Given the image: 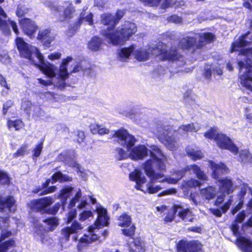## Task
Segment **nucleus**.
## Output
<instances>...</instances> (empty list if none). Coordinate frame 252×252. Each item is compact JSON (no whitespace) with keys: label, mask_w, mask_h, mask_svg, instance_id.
Segmentation results:
<instances>
[{"label":"nucleus","mask_w":252,"mask_h":252,"mask_svg":"<svg viewBox=\"0 0 252 252\" xmlns=\"http://www.w3.org/2000/svg\"><path fill=\"white\" fill-rule=\"evenodd\" d=\"M66 7L63 10V17L65 19H70L73 17L75 9L70 1L65 2Z\"/></svg>","instance_id":"obj_31"},{"label":"nucleus","mask_w":252,"mask_h":252,"mask_svg":"<svg viewBox=\"0 0 252 252\" xmlns=\"http://www.w3.org/2000/svg\"><path fill=\"white\" fill-rule=\"evenodd\" d=\"M19 22L24 33L30 37L33 35L38 29L35 22L30 19H22Z\"/></svg>","instance_id":"obj_16"},{"label":"nucleus","mask_w":252,"mask_h":252,"mask_svg":"<svg viewBox=\"0 0 252 252\" xmlns=\"http://www.w3.org/2000/svg\"><path fill=\"white\" fill-rule=\"evenodd\" d=\"M212 69V66L209 64H206L204 67L203 74L205 77L207 79H210L211 78Z\"/></svg>","instance_id":"obj_55"},{"label":"nucleus","mask_w":252,"mask_h":252,"mask_svg":"<svg viewBox=\"0 0 252 252\" xmlns=\"http://www.w3.org/2000/svg\"><path fill=\"white\" fill-rule=\"evenodd\" d=\"M137 27L134 23L126 22L120 30L109 29L103 32L105 40L114 45H122L135 34Z\"/></svg>","instance_id":"obj_5"},{"label":"nucleus","mask_w":252,"mask_h":252,"mask_svg":"<svg viewBox=\"0 0 252 252\" xmlns=\"http://www.w3.org/2000/svg\"><path fill=\"white\" fill-rule=\"evenodd\" d=\"M73 193H75V195L70 202L69 206L70 207H74L76 204L79 202L82 196V192L80 189H74Z\"/></svg>","instance_id":"obj_39"},{"label":"nucleus","mask_w":252,"mask_h":252,"mask_svg":"<svg viewBox=\"0 0 252 252\" xmlns=\"http://www.w3.org/2000/svg\"><path fill=\"white\" fill-rule=\"evenodd\" d=\"M236 245L244 252H252V241L250 239L244 237L238 238Z\"/></svg>","instance_id":"obj_23"},{"label":"nucleus","mask_w":252,"mask_h":252,"mask_svg":"<svg viewBox=\"0 0 252 252\" xmlns=\"http://www.w3.org/2000/svg\"><path fill=\"white\" fill-rule=\"evenodd\" d=\"M176 248L178 252H188L189 250V243L187 241H180L177 244Z\"/></svg>","instance_id":"obj_42"},{"label":"nucleus","mask_w":252,"mask_h":252,"mask_svg":"<svg viewBox=\"0 0 252 252\" xmlns=\"http://www.w3.org/2000/svg\"><path fill=\"white\" fill-rule=\"evenodd\" d=\"M8 220L7 218H0V228L1 229V232L0 237V243L5 238L12 235V232L8 230Z\"/></svg>","instance_id":"obj_20"},{"label":"nucleus","mask_w":252,"mask_h":252,"mask_svg":"<svg viewBox=\"0 0 252 252\" xmlns=\"http://www.w3.org/2000/svg\"><path fill=\"white\" fill-rule=\"evenodd\" d=\"M203 157L202 153L198 150L191 149L190 150V158L193 160L201 159Z\"/></svg>","instance_id":"obj_46"},{"label":"nucleus","mask_w":252,"mask_h":252,"mask_svg":"<svg viewBox=\"0 0 252 252\" xmlns=\"http://www.w3.org/2000/svg\"><path fill=\"white\" fill-rule=\"evenodd\" d=\"M83 228L82 225L77 221H74L70 227H66L62 230V235L66 240H69L70 235L77 233Z\"/></svg>","instance_id":"obj_19"},{"label":"nucleus","mask_w":252,"mask_h":252,"mask_svg":"<svg viewBox=\"0 0 252 252\" xmlns=\"http://www.w3.org/2000/svg\"><path fill=\"white\" fill-rule=\"evenodd\" d=\"M218 133H219L218 132L217 129L216 128H211L209 130L205 133L204 136L208 139H213L215 140V137Z\"/></svg>","instance_id":"obj_50"},{"label":"nucleus","mask_w":252,"mask_h":252,"mask_svg":"<svg viewBox=\"0 0 252 252\" xmlns=\"http://www.w3.org/2000/svg\"><path fill=\"white\" fill-rule=\"evenodd\" d=\"M190 252H204L202 244L198 241H190Z\"/></svg>","instance_id":"obj_40"},{"label":"nucleus","mask_w":252,"mask_h":252,"mask_svg":"<svg viewBox=\"0 0 252 252\" xmlns=\"http://www.w3.org/2000/svg\"><path fill=\"white\" fill-rule=\"evenodd\" d=\"M53 202L50 197H46L39 199L34 200L31 202L30 205L31 209L35 211L44 213L47 211V207Z\"/></svg>","instance_id":"obj_12"},{"label":"nucleus","mask_w":252,"mask_h":252,"mask_svg":"<svg viewBox=\"0 0 252 252\" xmlns=\"http://www.w3.org/2000/svg\"><path fill=\"white\" fill-rule=\"evenodd\" d=\"M32 107V103L28 100H23L22 103L21 107L25 111H29Z\"/></svg>","instance_id":"obj_58"},{"label":"nucleus","mask_w":252,"mask_h":252,"mask_svg":"<svg viewBox=\"0 0 252 252\" xmlns=\"http://www.w3.org/2000/svg\"><path fill=\"white\" fill-rule=\"evenodd\" d=\"M101 22L104 25L110 26L106 30L102 32V35L103 36L104 32L108 31L109 29L114 30V28L116 25V21L114 16L109 13H104L101 16Z\"/></svg>","instance_id":"obj_22"},{"label":"nucleus","mask_w":252,"mask_h":252,"mask_svg":"<svg viewBox=\"0 0 252 252\" xmlns=\"http://www.w3.org/2000/svg\"><path fill=\"white\" fill-rule=\"evenodd\" d=\"M219 192L221 194L217 196V199L215 202L216 206H219L224 200L225 194H229L234 190V188L232 181L227 178H223L219 180Z\"/></svg>","instance_id":"obj_10"},{"label":"nucleus","mask_w":252,"mask_h":252,"mask_svg":"<svg viewBox=\"0 0 252 252\" xmlns=\"http://www.w3.org/2000/svg\"><path fill=\"white\" fill-rule=\"evenodd\" d=\"M240 159L243 162H250L252 161V156L248 151L244 150L240 154Z\"/></svg>","instance_id":"obj_43"},{"label":"nucleus","mask_w":252,"mask_h":252,"mask_svg":"<svg viewBox=\"0 0 252 252\" xmlns=\"http://www.w3.org/2000/svg\"><path fill=\"white\" fill-rule=\"evenodd\" d=\"M111 135L120 145L126 149L129 152V157L132 159H142L148 156V149L144 145H138L131 149L137 140L126 130L122 129L117 131H113Z\"/></svg>","instance_id":"obj_3"},{"label":"nucleus","mask_w":252,"mask_h":252,"mask_svg":"<svg viewBox=\"0 0 252 252\" xmlns=\"http://www.w3.org/2000/svg\"><path fill=\"white\" fill-rule=\"evenodd\" d=\"M8 24L11 26L14 32L16 34H18L19 31L16 23L15 21L10 20L9 19H8Z\"/></svg>","instance_id":"obj_64"},{"label":"nucleus","mask_w":252,"mask_h":252,"mask_svg":"<svg viewBox=\"0 0 252 252\" xmlns=\"http://www.w3.org/2000/svg\"><path fill=\"white\" fill-rule=\"evenodd\" d=\"M43 5L49 8L53 12H59L61 11V8L59 6L56 5L51 0H44L42 1Z\"/></svg>","instance_id":"obj_41"},{"label":"nucleus","mask_w":252,"mask_h":252,"mask_svg":"<svg viewBox=\"0 0 252 252\" xmlns=\"http://www.w3.org/2000/svg\"><path fill=\"white\" fill-rule=\"evenodd\" d=\"M28 145H25L19 149L16 153L13 154V157L17 158L20 156H23L27 153Z\"/></svg>","instance_id":"obj_53"},{"label":"nucleus","mask_w":252,"mask_h":252,"mask_svg":"<svg viewBox=\"0 0 252 252\" xmlns=\"http://www.w3.org/2000/svg\"><path fill=\"white\" fill-rule=\"evenodd\" d=\"M7 126L9 129L14 128L15 130H19L23 127L24 124L20 120H9L7 123Z\"/></svg>","instance_id":"obj_32"},{"label":"nucleus","mask_w":252,"mask_h":252,"mask_svg":"<svg viewBox=\"0 0 252 252\" xmlns=\"http://www.w3.org/2000/svg\"><path fill=\"white\" fill-rule=\"evenodd\" d=\"M117 152L118 155V159L119 160H122L123 159L126 158L129 156V153L128 154L124 149L122 148L117 149Z\"/></svg>","instance_id":"obj_54"},{"label":"nucleus","mask_w":252,"mask_h":252,"mask_svg":"<svg viewBox=\"0 0 252 252\" xmlns=\"http://www.w3.org/2000/svg\"><path fill=\"white\" fill-rule=\"evenodd\" d=\"M216 193L217 191L215 188L212 186H209L200 190L201 195L208 200L214 198Z\"/></svg>","instance_id":"obj_28"},{"label":"nucleus","mask_w":252,"mask_h":252,"mask_svg":"<svg viewBox=\"0 0 252 252\" xmlns=\"http://www.w3.org/2000/svg\"><path fill=\"white\" fill-rule=\"evenodd\" d=\"M66 156V158L64 160L66 164H68V165L72 167H76L78 165V164L77 163L74 158L75 155L74 152H72V154L71 155H68L62 154L61 156Z\"/></svg>","instance_id":"obj_44"},{"label":"nucleus","mask_w":252,"mask_h":252,"mask_svg":"<svg viewBox=\"0 0 252 252\" xmlns=\"http://www.w3.org/2000/svg\"><path fill=\"white\" fill-rule=\"evenodd\" d=\"M200 128V125L199 123H191L190 124V132H196Z\"/></svg>","instance_id":"obj_61"},{"label":"nucleus","mask_w":252,"mask_h":252,"mask_svg":"<svg viewBox=\"0 0 252 252\" xmlns=\"http://www.w3.org/2000/svg\"><path fill=\"white\" fill-rule=\"evenodd\" d=\"M72 61V58L70 57H68L63 60L59 69V75L62 79L65 80L68 78V73L67 70V66L69 63Z\"/></svg>","instance_id":"obj_27"},{"label":"nucleus","mask_w":252,"mask_h":252,"mask_svg":"<svg viewBox=\"0 0 252 252\" xmlns=\"http://www.w3.org/2000/svg\"><path fill=\"white\" fill-rule=\"evenodd\" d=\"M52 180L53 181L52 183H53L54 182H56L57 181H59L61 182L71 181L72 178L68 176L63 175L62 173L59 172H57L53 175Z\"/></svg>","instance_id":"obj_37"},{"label":"nucleus","mask_w":252,"mask_h":252,"mask_svg":"<svg viewBox=\"0 0 252 252\" xmlns=\"http://www.w3.org/2000/svg\"><path fill=\"white\" fill-rule=\"evenodd\" d=\"M239 55L242 57L238 63L240 83L243 91L252 96V48L241 49Z\"/></svg>","instance_id":"obj_4"},{"label":"nucleus","mask_w":252,"mask_h":252,"mask_svg":"<svg viewBox=\"0 0 252 252\" xmlns=\"http://www.w3.org/2000/svg\"><path fill=\"white\" fill-rule=\"evenodd\" d=\"M190 170H192L196 175L198 179L203 181L207 180V177L204 172L201 171L200 168L196 165L190 166Z\"/></svg>","instance_id":"obj_36"},{"label":"nucleus","mask_w":252,"mask_h":252,"mask_svg":"<svg viewBox=\"0 0 252 252\" xmlns=\"http://www.w3.org/2000/svg\"><path fill=\"white\" fill-rule=\"evenodd\" d=\"M209 166L212 170V177L218 179L219 176L223 173L228 172V168L225 164L221 162L216 163L212 160L209 161Z\"/></svg>","instance_id":"obj_18"},{"label":"nucleus","mask_w":252,"mask_h":252,"mask_svg":"<svg viewBox=\"0 0 252 252\" xmlns=\"http://www.w3.org/2000/svg\"><path fill=\"white\" fill-rule=\"evenodd\" d=\"M150 158L147 160L142 166L146 175L150 178L151 181L146 185V188H143V184L146 183V178L142 172L138 170H135L129 174L130 180L136 183L135 188L145 192L155 193L161 189L158 186L155 187L153 183L156 181L163 182L166 181L169 184H176L185 175L184 171H178L176 174L179 176L178 178L168 177L162 179L163 175L161 174H156L154 169L156 167L160 171L165 169V162L166 157L161 150L157 146L153 145L150 147Z\"/></svg>","instance_id":"obj_1"},{"label":"nucleus","mask_w":252,"mask_h":252,"mask_svg":"<svg viewBox=\"0 0 252 252\" xmlns=\"http://www.w3.org/2000/svg\"><path fill=\"white\" fill-rule=\"evenodd\" d=\"M10 182V179L7 174L0 170V184L2 185L8 184Z\"/></svg>","instance_id":"obj_49"},{"label":"nucleus","mask_w":252,"mask_h":252,"mask_svg":"<svg viewBox=\"0 0 252 252\" xmlns=\"http://www.w3.org/2000/svg\"><path fill=\"white\" fill-rule=\"evenodd\" d=\"M29 11L30 8L27 5L23 3H20L17 6L16 11V14L18 17H22L26 14L28 13Z\"/></svg>","instance_id":"obj_38"},{"label":"nucleus","mask_w":252,"mask_h":252,"mask_svg":"<svg viewBox=\"0 0 252 252\" xmlns=\"http://www.w3.org/2000/svg\"><path fill=\"white\" fill-rule=\"evenodd\" d=\"M232 202V197L230 196L228 200L224 203V204L221 207V210L223 213H225L230 208Z\"/></svg>","instance_id":"obj_59"},{"label":"nucleus","mask_w":252,"mask_h":252,"mask_svg":"<svg viewBox=\"0 0 252 252\" xmlns=\"http://www.w3.org/2000/svg\"><path fill=\"white\" fill-rule=\"evenodd\" d=\"M252 34L250 32H248L232 44L231 52H233L239 50L240 48L249 44L252 42Z\"/></svg>","instance_id":"obj_17"},{"label":"nucleus","mask_w":252,"mask_h":252,"mask_svg":"<svg viewBox=\"0 0 252 252\" xmlns=\"http://www.w3.org/2000/svg\"><path fill=\"white\" fill-rule=\"evenodd\" d=\"M16 246L14 240L10 239L0 244V252H8Z\"/></svg>","instance_id":"obj_35"},{"label":"nucleus","mask_w":252,"mask_h":252,"mask_svg":"<svg viewBox=\"0 0 252 252\" xmlns=\"http://www.w3.org/2000/svg\"><path fill=\"white\" fill-rule=\"evenodd\" d=\"M145 5L150 6H156L158 4H160L163 8H166L174 1L172 0H139Z\"/></svg>","instance_id":"obj_24"},{"label":"nucleus","mask_w":252,"mask_h":252,"mask_svg":"<svg viewBox=\"0 0 252 252\" xmlns=\"http://www.w3.org/2000/svg\"><path fill=\"white\" fill-rule=\"evenodd\" d=\"M118 225L121 227H128L131 223V219L128 215L124 214L118 218Z\"/></svg>","instance_id":"obj_34"},{"label":"nucleus","mask_w":252,"mask_h":252,"mask_svg":"<svg viewBox=\"0 0 252 252\" xmlns=\"http://www.w3.org/2000/svg\"><path fill=\"white\" fill-rule=\"evenodd\" d=\"M96 212L97 214V220L94 226L89 227L88 233L85 234L84 237L80 239L78 245L79 250L84 246V243H91L96 241L98 239V236L95 233V229H99L104 226H107L108 224L109 217L107 215V210L101 205L97 204L96 207Z\"/></svg>","instance_id":"obj_6"},{"label":"nucleus","mask_w":252,"mask_h":252,"mask_svg":"<svg viewBox=\"0 0 252 252\" xmlns=\"http://www.w3.org/2000/svg\"><path fill=\"white\" fill-rule=\"evenodd\" d=\"M129 250V252H145V243L139 238L135 239L130 245Z\"/></svg>","instance_id":"obj_26"},{"label":"nucleus","mask_w":252,"mask_h":252,"mask_svg":"<svg viewBox=\"0 0 252 252\" xmlns=\"http://www.w3.org/2000/svg\"><path fill=\"white\" fill-rule=\"evenodd\" d=\"M93 216V213L91 211H84L80 214L79 220L83 221Z\"/></svg>","instance_id":"obj_52"},{"label":"nucleus","mask_w":252,"mask_h":252,"mask_svg":"<svg viewBox=\"0 0 252 252\" xmlns=\"http://www.w3.org/2000/svg\"><path fill=\"white\" fill-rule=\"evenodd\" d=\"M159 140L169 150L174 151L178 146V139L175 137V131L171 126H164L158 129Z\"/></svg>","instance_id":"obj_8"},{"label":"nucleus","mask_w":252,"mask_h":252,"mask_svg":"<svg viewBox=\"0 0 252 252\" xmlns=\"http://www.w3.org/2000/svg\"><path fill=\"white\" fill-rule=\"evenodd\" d=\"M248 191H249L252 193V189L250 188H249L247 185H243L241 188V191L240 193L238 194V196L240 197V201H243V197L245 196V195L246 194V192Z\"/></svg>","instance_id":"obj_47"},{"label":"nucleus","mask_w":252,"mask_h":252,"mask_svg":"<svg viewBox=\"0 0 252 252\" xmlns=\"http://www.w3.org/2000/svg\"><path fill=\"white\" fill-rule=\"evenodd\" d=\"M88 7L87 6H84L82 12L80 14L79 18L78 21V24L80 25L84 21L90 25L92 26L94 24L93 14L91 12H86Z\"/></svg>","instance_id":"obj_21"},{"label":"nucleus","mask_w":252,"mask_h":252,"mask_svg":"<svg viewBox=\"0 0 252 252\" xmlns=\"http://www.w3.org/2000/svg\"><path fill=\"white\" fill-rule=\"evenodd\" d=\"M15 202L14 197L11 196L0 198V212L5 213L14 212L16 208Z\"/></svg>","instance_id":"obj_15"},{"label":"nucleus","mask_w":252,"mask_h":252,"mask_svg":"<svg viewBox=\"0 0 252 252\" xmlns=\"http://www.w3.org/2000/svg\"><path fill=\"white\" fill-rule=\"evenodd\" d=\"M33 64L37 66L48 77L53 78L55 77L57 71V67L49 63H45L43 57L42 62H40L38 60L35 61Z\"/></svg>","instance_id":"obj_13"},{"label":"nucleus","mask_w":252,"mask_h":252,"mask_svg":"<svg viewBox=\"0 0 252 252\" xmlns=\"http://www.w3.org/2000/svg\"><path fill=\"white\" fill-rule=\"evenodd\" d=\"M0 29L4 33H8L9 29L8 28V23L4 20L0 19Z\"/></svg>","instance_id":"obj_56"},{"label":"nucleus","mask_w":252,"mask_h":252,"mask_svg":"<svg viewBox=\"0 0 252 252\" xmlns=\"http://www.w3.org/2000/svg\"><path fill=\"white\" fill-rule=\"evenodd\" d=\"M123 114L129 118L134 120L135 121H138L140 117V114L137 112L135 110L130 109L127 111L124 112Z\"/></svg>","instance_id":"obj_45"},{"label":"nucleus","mask_w":252,"mask_h":252,"mask_svg":"<svg viewBox=\"0 0 252 252\" xmlns=\"http://www.w3.org/2000/svg\"><path fill=\"white\" fill-rule=\"evenodd\" d=\"M166 47V46L162 43H159L158 47L149 46L136 49L132 45L118 51L117 59L121 62H126L132 53L134 58L139 61H145L149 59L152 55L161 56L163 60H177L178 55L176 50L175 49L167 50Z\"/></svg>","instance_id":"obj_2"},{"label":"nucleus","mask_w":252,"mask_h":252,"mask_svg":"<svg viewBox=\"0 0 252 252\" xmlns=\"http://www.w3.org/2000/svg\"><path fill=\"white\" fill-rule=\"evenodd\" d=\"M214 38V34L210 32L195 34L194 36L190 35V52L192 49H194V47L198 49L213 42Z\"/></svg>","instance_id":"obj_9"},{"label":"nucleus","mask_w":252,"mask_h":252,"mask_svg":"<svg viewBox=\"0 0 252 252\" xmlns=\"http://www.w3.org/2000/svg\"><path fill=\"white\" fill-rule=\"evenodd\" d=\"M76 215V211L75 209H72L68 213V218H67V223H69L71 222L72 220L75 217Z\"/></svg>","instance_id":"obj_62"},{"label":"nucleus","mask_w":252,"mask_h":252,"mask_svg":"<svg viewBox=\"0 0 252 252\" xmlns=\"http://www.w3.org/2000/svg\"><path fill=\"white\" fill-rule=\"evenodd\" d=\"M189 209L184 208L180 205H174L172 210H171L168 214L164 218L166 222H171L173 220L174 214H177L182 220H184L188 215Z\"/></svg>","instance_id":"obj_14"},{"label":"nucleus","mask_w":252,"mask_h":252,"mask_svg":"<svg viewBox=\"0 0 252 252\" xmlns=\"http://www.w3.org/2000/svg\"><path fill=\"white\" fill-rule=\"evenodd\" d=\"M102 44L101 39L98 37H93L88 43V48L92 51H98Z\"/></svg>","instance_id":"obj_33"},{"label":"nucleus","mask_w":252,"mask_h":252,"mask_svg":"<svg viewBox=\"0 0 252 252\" xmlns=\"http://www.w3.org/2000/svg\"><path fill=\"white\" fill-rule=\"evenodd\" d=\"M37 38L43 42L45 44L48 45L54 40L55 37L51 33L50 30L45 29L39 32Z\"/></svg>","instance_id":"obj_25"},{"label":"nucleus","mask_w":252,"mask_h":252,"mask_svg":"<svg viewBox=\"0 0 252 252\" xmlns=\"http://www.w3.org/2000/svg\"><path fill=\"white\" fill-rule=\"evenodd\" d=\"M246 217V214L244 211L241 212L236 217L235 221L241 223L242 222Z\"/></svg>","instance_id":"obj_63"},{"label":"nucleus","mask_w":252,"mask_h":252,"mask_svg":"<svg viewBox=\"0 0 252 252\" xmlns=\"http://www.w3.org/2000/svg\"><path fill=\"white\" fill-rule=\"evenodd\" d=\"M15 42L21 56L29 59L32 63H35L34 58L42 62L43 56L36 47L27 43L21 37H17Z\"/></svg>","instance_id":"obj_7"},{"label":"nucleus","mask_w":252,"mask_h":252,"mask_svg":"<svg viewBox=\"0 0 252 252\" xmlns=\"http://www.w3.org/2000/svg\"><path fill=\"white\" fill-rule=\"evenodd\" d=\"M43 222L46 224V229L47 231H52L59 225V219L56 217H51L44 220Z\"/></svg>","instance_id":"obj_30"},{"label":"nucleus","mask_w":252,"mask_h":252,"mask_svg":"<svg viewBox=\"0 0 252 252\" xmlns=\"http://www.w3.org/2000/svg\"><path fill=\"white\" fill-rule=\"evenodd\" d=\"M215 141L218 147L221 149L228 150L235 155L238 152V148L231 140L224 134L218 133L215 137Z\"/></svg>","instance_id":"obj_11"},{"label":"nucleus","mask_w":252,"mask_h":252,"mask_svg":"<svg viewBox=\"0 0 252 252\" xmlns=\"http://www.w3.org/2000/svg\"><path fill=\"white\" fill-rule=\"evenodd\" d=\"M181 189L182 190L185 196H188L189 191V181H185L181 186Z\"/></svg>","instance_id":"obj_57"},{"label":"nucleus","mask_w":252,"mask_h":252,"mask_svg":"<svg viewBox=\"0 0 252 252\" xmlns=\"http://www.w3.org/2000/svg\"><path fill=\"white\" fill-rule=\"evenodd\" d=\"M180 46L183 49H188L189 47V39L188 37L183 38L180 41Z\"/></svg>","instance_id":"obj_60"},{"label":"nucleus","mask_w":252,"mask_h":252,"mask_svg":"<svg viewBox=\"0 0 252 252\" xmlns=\"http://www.w3.org/2000/svg\"><path fill=\"white\" fill-rule=\"evenodd\" d=\"M43 149V142H40V143L37 144L35 148L33 149L32 152H33V158H36L38 157Z\"/></svg>","instance_id":"obj_51"},{"label":"nucleus","mask_w":252,"mask_h":252,"mask_svg":"<svg viewBox=\"0 0 252 252\" xmlns=\"http://www.w3.org/2000/svg\"><path fill=\"white\" fill-rule=\"evenodd\" d=\"M136 227L134 224H132L129 228L122 229V232L126 236L132 237L135 231Z\"/></svg>","instance_id":"obj_48"},{"label":"nucleus","mask_w":252,"mask_h":252,"mask_svg":"<svg viewBox=\"0 0 252 252\" xmlns=\"http://www.w3.org/2000/svg\"><path fill=\"white\" fill-rule=\"evenodd\" d=\"M73 191L74 188L70 186H66L61 190L58 198L63 200V203H64L66 199L72 195Z\"/></svg>","instance_id":"obj_29"}]
</instances>
